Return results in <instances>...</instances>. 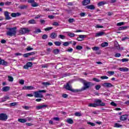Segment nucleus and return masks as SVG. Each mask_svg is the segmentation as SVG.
Returning a JSON list of instances; mask_svg holds the SVG:
<instances>
[{
    "label": "nucleus",
    "instance_id": "1",
    "mask_svg": "<svg viewBox=\"0 0 129 129\" xmlns=\"http://www.w3.org/2000/svg\"><path fill=\"white\" fill-rule=\"evenodd\" d=\"M8 31L6 33L7 36L12 37L13 36H16L17 34V27L9 28L8 29Z\"/></svg>",
    "mask_w": 129,
    "mask_h": 129
},
{
    "label": "nucleus",
    "instance_id": "2",
    "mask_svg": "<svg viewBox=\"0 0 129 129\" xmlns=\"http://www.w3.org/2000/svg\"><path fill=\"white\" fill-rule=\"evenodd\" d=\"M64 86L66 90H69V91H71V92H74L75 93H76V92H79V90L73 89L72 86L70 85V83H67L66 85H64Z\"/></svg>",
    "mask_w": 129,
    "mask_h": 129
},
{
    "label": "nucleus",
    "instance_id": "3",
    "mask_svg": "<svg viewBox=\"0 0 129 129\" xmlns=\"http://www.w3.org/2000/svg\"><path fill=\"white\" fill-rule=\"evenodd\" d=\"M45 93L46 92V90H39L37 91H35L34 92V97H36L37 98H43V96L41 93Z\"/></svg>",
    "mask_w": 129,
    "mask_h": 129
},
{
    "label": "nucleus",
    "instance_id": "4",
    "mask_svg": "<svg viewBox=\"0 0 129 129\" xmlns=\"http://www.w3.org/2000/svg\"><path fill=\"white\" fill-rule=\"evenodd\" d=\"M84 84V87L82 88V91H84V90H86V89H88L90 87V86L93 85L92 83L90 82H84L83 83Z\"/></svg>",
    "mask_w": 129,
    "mask_h": 129
},
{
    "label": "nucleus",
    "instance_id": "5",
    "mask_svg": "<svg viewBox=\"0 0 129 129\" xmlns=\"http://www.w3.org/2000/svg\"><path fill=\"white\" fill-rule=\"evenodd\" d=\"M30 31L31 30L27 28H21L19 30V33L21 35H25V34H28V33H30Z\"/></svg>",
    "mask_w": 129,
    "mask_h": 129
},
{
    "label": "nucleus",
    "instance_id": "6",
    "mask_svg": "<svg viewBox=\"0 0 129 129\" xmlns=\"http://www.w3.org/2000/svg\"><path fill=\"white\" fill-rule=\"evenodd\" d=\"M95 103L97 105L96 106H105V103L102 102L100 99L95 101Z\"/></svg>",
    "mask_w": 129,
    "mask_h": 129
},
{
    "label": "nucleus",
    "instance_id": "7",
    "mask_svg": "<svg viewBox=\"0 0 129 129\" xmlns=\"http://www.w3.org/2000/svg\"><path fill=\"white\" fill-rule=\"evenodd\" d=\"M8 119V115L6 113H2L1 114V120L7 121Z\"/></svg>",
    "mask_w": 129,
    "mask_h": 129
},
{
    "label": "nucleus",
    "instance_id": "8",
    "mask_svg": "<svg viewBox=\"0 0 129 129\" xmlns=\"http://www.w3.org/2000/svg\"><path fill=\"white\" fill-rule=\"evenodd\" d=\"M87 36L86 35H79V37L77 38V40L79 42L84 41V38H86Z\"/></svg>",
    "mask_w": 129,
    "mask_h": 129
},
{
    "label": "nucleus",
    "instance_id": "9",
    "mask_svg": "<svg viewBox=\"0 0 129 129\" xmlns=\"http://www.w3.org/2000/svg\"><path fill=\"white\" fill-rule=\"evenodd\" d=\"M103 87H106L107 88H110L113 87V85L110 83H104L102 84Z\"/></svg>",
    "mask_w": 129,
    "mask_h": 129
},
{
    "label": "nucleus",
    "instance_id": "10",
    "mask_svg": "<svg viewBox=\"0 0 129 129\" xmlns=\"http://www.w3.org/2000/svg\"><path fill=\"white\" fill-rule=\"evenodd\" d=\"M34 89V87L33 86H24L22 88V90H33Z\"/></svg>",
    "mask_w": 129,
    "mask_h": 129
},
{
    "label": "nucleus",
    "instance_id": "11",
    "mask_svg": "<svg viewBox=\"0 0 129 129\" xmlns=\"http://www.w3.org/2000/svg\"><path fill=\"white\" fill-rule=\"evenodd\" d=\"M127 117H128V115L127 114L122 115L120 117V119L122 121H124V120H126V119H127Z\"/></svg>",
    "mask_w": 129,
    "mask_h": 129
},
{
    "label": "nucleus",
    "instance_id": "12",
    "mask_svg": "<svg viewBox=\"0 0 129 129\" xmlns=\"http://www.w3.org/2000/svg\"><path fill=\"white\" fill-rule=\"evenodd\" d=\"M4 15H5L6 20H9L12 19V18H11V17L10 16V15L9 14V12L8 11H6L4 13Z\"/></svg>",
    "mask_w": 129,
    "mask_h": 129
},
{
    "label": "nucleus",
    "instance_id": "13",
    "mask_svg": "<svg viewBox=\"0 0 129 129\" xmlns=\"http://www.w3.org/2000/svg\"><path fill=\"white\" fill-rule=\"evenodd\" d=\"M21 13H12L11 14V17H12V18H17V17H20V16H21Z\"/></svg>",
    "mask_w": 129,
    "mask_h": 129
},
{
    "label": "nucleus",
    "instance_id": "14",
    "mask_svg": "<svg viewBox=\"0 0 129 129\" xmlns=\"http://www.w3.org/2000/svg\"><path fill=\"white\" fill-rule=\"evenodd\" d=\"M11 89V87L9 86H5L3 88H2V91L3 92H8Z\"/></svg>",
    "mask_w": 129,
    "mask_h": 129
},
{
    "label": "nucleus",
    "instance_id": "15",
    "mask_svg": "<svg viewBox=\"0 0 129 129\" xmlns=\"http://www.w3.org/2000/svg\"><path fill=\"white\" fill-rule=\"evenodd\" d=\"M49 37L52 39H56V38H57V34L55 32H52L51 33Z\"/></svg>",
    "mask_w": 129,
    "mask_h": 129
},
{
    "label": "nucleus",
    "instance_id": "16",
    "mask_svg": "<svg viewBox=\"0 0 129 129\" xmlns=\"http://www.w3.org/2000/svg\"><path fill=\"white\" fill-rule=\"evenodd\" d=\"M90 4V0H83L82 2L83 6H87V5H89Z\"/></svg>",
    "mask_w": 129,
    "mask_h": 129
},
{
    "label": "nucleus",
    "instance_id": "17",
    "mask_svg": "<svg viewBox=\"0 0 129 129\" xmlns=\"http://www.w3.org/2000/svg\"><path fill=\"white\" fill-rule=\"evenodd\" d=\"M86 8L89 10H95V6L93 5H88L86 6Z\"/></svg>",
    "mask_w": 129,
    "mask_h": 129
},
{
    "label": "nucleus",
    "instance_id": "18",
    "mask_svg": "<svg viewBox=\"0 0 129 129\" xmlns=\"http://www.w3.org/2000/svg\"><path fill=\"white\" fill-rule=\"evenodd\" d=\"M119 71H122V72H127L128 71V68H119Z\"/></svg>",
    "mask_w": 129,
    "mask_h": 129
},
{
    "label": "nucleus",
    "instance_id": "19",
    "mask_svg": "<svg viewBox=\"0 0 129 129\" xmlns=\"http://www.w3.org/2000/svg\"><path fill=\"white\" fill-rule=\"evenodd\" d=\"M67 122L70 124H73V123H74V121H73V119H72L71 118H69L67 120Z\"/></svg>",
    "mask_w": 129,
    "mask_h": 129
},
{
    "label": "nucleus",
    "instance_id": "20",
    "mask_svg": "<svg viewBox=\"0 0 129 129\" xmlns=\"http://www.w3.org/2000/svg\"><path fill=\"white\" fill-rule=\"evenodd\" d=\"M105 33L104 32H100L99 33H96V37H101V36H103Z\"/></svg>",
    "mask_w": 129,
    "mask_h": 129
},
{
    "label": "nucleus",
    "instance_id": "21",
    "mask_svg": "<svg viewBox=\"0 0 129 129\" xmlns=\"http://www.w3.org/2000/svg\"><path fill=\"white\" fill-rule=\"evenodd\" d=\"M1 64L4 65V66H8V62L4 59H1Z\"/></svg>",
    "mask_w": 129,
    "mask_h": 129
},
{
    "label": "nucleus",
    "instance_id": "22",
    "mask_svg": "<svg viewBox=\"0 0 129 129\" xmlns=\"http://www.w3.org/2000/svg\"><path fill=\"white\" fill-rule=\"evenodd\" d=\"M45 107H47V105H38L36 106L37 109H42L45 108Z\"/></svg>",
    "mask_w": 129,
    "mask_h": 129
},
{
    "label": "nucleus",
    "instance_id": "23",
    "mask_svg": "<svg viewBox=\"0 0 129 129\" xmlns=\"http://www.w3.org/2000/svg\"><path fill=\"white\" fill-rule=\"evenodd\" d=\"M28 23L32 25H35L37 24V22H36V20L34 19H32L29 21H28Z\"/></svg>",
    "mask_w": 129,
    "mask_h": 129
},
{
    "label": "nucleus",
    "instance_id": "24",
    "mask_svg": "<svg viewBox=\"0 0 129 129\" xmlns=\"http://www.w3.org/2000/svg\"><path fill=\"white\" fill-rule=\"evenodd\" d=\"M53 53L54 55H58L60 53V50L59 49H55L53 50Z\"/></svg>",
    "mask_w": 129,
    "mask_h": 129
},
{
    "label": "nucleus",
    "instance_id": "25",
    "mask_svg": "<svg viewBox=\"0 0 129 129\" xmlns=\"http://www.w3.org/2000/svg\"><path fill=\"white\" fill-rule=\"evenodd\" d=\"M104 5H106V2H105V1L100 2L98 4V7H101L102 6H104Z\"/></svg>",
    "mask_w": 129,
    "mask_h": 129
},
{
    "label": "nucleus",
    "instance_id": "26",
    "mask_svg": "<svg viewBox=\"0 0 129 129\" xmlns=\"http://www.w3.org/2000/svg\"><path fill=\"white\" fill-rule=\"evenodd\" d=\"M18 121H19V122H21L22 123H25V122L27 121V119L19 118L18 119Z\"/></svg>",
    "mask_w": 129,
    "mask_h": 129
},
{
    "label": "nucleus",
    "instance_id": "27",
    "mask_svg": "<svg viewBox=\"0 0 129 129\" xmlns=\"http://www.w3.org/2000/svg\"><path fill=\"white\" fill-rule=\"evenodd\" d=\"M96 105H97L95 104V102L94 103H89L88 104V106L89 107H97Z\"/></svg>",
    "mask_w": 129,
    "mask_h": 129
},
{
    "label": "nucleus",
    "instance_id": "28",
    "mask_svg": "<svg viewBox=\"0 0 129 129\" xmlns=\"http://www.w3.org/2000/svg\"><path fill=\"white\" fill-rule=\"evenodd\" d=\"M27 8H28L27 5H22L19 7V9H20V10H25V9H27Z\"/></svg>",
    "mask_w": 129,
    "mask_h": 129
},
{
    "label": "nucleus",
    "instance_id": "29",
    "mask_svg": "<svg viewBox=\"0 0 129 129\" xmlns=\"http://www.w3.org/2000/svg\"><path fill=\"white\" fill-rule=\"evenodd\" d=\"M126 29H127V26H122V27H119L118 31L126 30Z\"/></svg>",
    "mask_w": 129,
    "mask_h": 129
},
{
    "label": "nucleus",
    "instance_id": "30",
    "mask_svg": "<svg viewBox=\"0 0 129 129\" xmlns=\"http://www.w3.org/2000/svg\"><path fill=\"white\" fill-rule=\"evenodd\" d=\"M31 6L32 7V8H36L39 6V4L34 2L31 4Z\"/></svg>",
    "mask_w": 129,
    "mask_h": 129
},
{
    "label": "nucleus",
    "instance_id": "31",
    "mask_svg": "<svg viewBox=\"0 0 129 129\" xmlns=\"http://www.w3.org/2000/svg\"><path fill=\"white\" fill-rule=\"evenodd\" d=\"M41 84L44 85V86H49V85H51V83L49 82H42Z\"/></svg>",
    "mask_w": 129,
    "mask_h": 129
},
{
    "label": "nucleus",
    "instance_id": "32",
    "mask_svg": "<svg viewBox=\"0 0 129 129\" xmlns=\"http://www.w3.org/2000/svg\"><path fill=\"white\" fill-rule=\"evenodd\" d=\"M101 47H107V46H108V43L105 42L104 43H101Z\"/></svg>",
    "mask_w": 129,
    "mask_h": 129
},
{
    "label": "nucleus",
    "instance_id": "33",
    "mask_svg": "<svg viewBox=\"0 0 129 129\" xmlns=\"http://www.w3.org/2000/svg\"><path fill=\"white\" fill-rule=\"evenodd\" d=\"M41 38L42 40H47V39H48V35L44 34L42 36Z\"/></svg>",
    "mask_w": 129,
    "mask_h": 129
},
{
    "label": "nucleus",
    "instance_id": "34",
    "mask_svg": "<svg viewBox=\"0 0 129 129\" xmlns=\"http://www.w3.org/2000/svg\"><path fill=\"white\" fill-rule=\"evenodd\" d=\"M8 81L9 82H13L14 81V78L12 76H8Z\"/></svg>",
    "mask_w": 129,
    "mask_h": 129
},
{
    "label": "nucleus",
    "instance_id": "35",
    "mask_svg": "<svg viewBox=\"0 0 129 129\" xmlns=\"http://www.w3.org/2000/svg\"><path fill=\"white\" fill-rule=\"evenodd\" d=\"M121 126H122V125H120L118 123H116L114 124V127H121Z\"/></svg>",
    "mask_w": 129,
    "mask_h": 129
},
{
    "label": "nucleus",
    "instance_id": "36",
    "mask_svg": "<svg viewBox=\"0 0 129 129\" xmlns=\"http://www.w3.org/2000/svg\"><path fill=\"white\" fill-rule=\"evenodd\" d=\"M76 49L79 50H82V49H83V47H82V46L81 45H78L76 46Z\"/></svg>",
    "mask_w": 129,
    "mask_h": 129
},
{
    "label": "nucleus",
    "instance_id": "37",
    "mask_svg": "<svg viewBox=\"0 0 129 129\" xmlns=\"http://www.w3.org/2000/svg\"><path fill=\"white\" fill-rule=\"evenodd\" d=\"M95 88L96 90H99L101 88V86L100 85H97L95 86Z\"/></svg>",
    "mask_w": 129,
    "mask_h": 129
},
{
    "label": "nucleus",
    "instance_id": "38",
    "mask_svg": "<svg viewBox=\"0 0 129 129\" xmlns=\"http://www.w3.org/2000/svg\"><path fill=\"white\" fill-rule=\"evenodd\" d=\"M68 36L69 37H75V34L72 33H68Z\"/></svg>",
    "mask_w": 129,
    "mask_h": 129
},
{
    "label": "nucleus",
    "instance_id": "39",
    "mask_svg": "<svg viewBox=\"0 0 129 129\" xmlns=\"http://www.w3.org/2000/svg\"><path fill=\"white\" fill-rule=\"evenodd\" d=\"M52 29H53L52 27H47L44 29V31H45V32H47V31H50V30H52Z\"/></svg>",
    "mask_w": 129,
    "mask_h": 129
},
{
    "label": "nucleus",
    "instance_id": "40",
    "mask_svg": "<svg viewBox=\"0 0 129 129\" xmlns=\"http://www.w3.org/2000/svg\"><path fill=\"white\" fill-rule=\"evenodd\" d=\"M63 46L64 47H67L69 46V42L68 41L63 42Z\"/></svg>",
    "mask_w": 129,
    "mask_h": 129
},
{
    "label": "nucleus",
    "instance_id": "41",
    "mask_svg": "<svg viewBox=\"0 0 129 129\" xmlns=\"http://www.w3.org/2000/svg\"><path fill=\"white\" fill-rule=\"evenodd\" d=\"M52 25V26H55V27H58V26H60L59 23H58V22H53Z\"/></svg>",
    "mask_w": 129,
    "mask_h": 129
},
{
    "label": "nucleus",
    "instance_id": "42",
    "mask_svg": "<svg viewBox=\"0 0 129 129\" xmlns=\"http://www.w3.org/2000/svg\"><path fill=\"white\" fill-rule=\"evenodd\" d=\"M61 43L59 41H55L54 42V45L56 46H61Z\"/></svg>",
    "mask_w": 129,
    "mask_h": 129
},
{
    "label": "nucleus",
    "instance_id": "43",
    "mask_svg": "<svg viewBox=\"0 0 129 129\" xmlns=\"http://www.w3.org/2000/svg\"><path fill=\"white\" fill-rule=\"evenodd\" d=\"M42 31H41V29L40 28H38L34 31L35 34H37V33H41Z\"/></svg>",
    "mask_w": 129,
    "mask_h": 129
},
{
    "label": "nucleus",
    "instance_id": "44",
    "mask_svg": "<svg viewBox=\"0 0 129 129\" xmlns=\"http://www.w3.org/2000/svg\"><path fill=\"white\" fill-rule=\"evenodd\" d=\"M95 28H96L97 29H102L104 28V27L103 26L97 25H96Z\"/></svg>",
    "mask_w": 129,
    "mask_h": 129
},
{
    "label": "nucleus",
    "instance_id": "45",
    "mask_svg": "<svg viewBox=\"0 0 129 129\" xmlns=\"http://www.w3.org/2000/svg\"><path fill=\"white\" fill-rule=\"evenodd\" d=\"M99 49V47L98 46H94L92 48V50H93V51H97Z\"/></svg>",
    "mask_w": 129,
    "mask_h": 129
},
{
    "label": "nucleus",
    "instance_id": "46",
    "mask_svg": "<svg viewBox=\"0 0 129 129\" xmlns=\"http://www.w3.org/2000/svg\"><path fill=\"white\" fill-rule=\"evenodd\" d=\"M23 56L24 58H28V57H29V56H30V55H29V52H28V53L23 54Z\"/></svg>",
    "mask_w": 129,
    "mask_h": 129
},
{
    "label": "nucleus",
    "instance_id": "47",
    "mask_svg": "<svg viewBox=\"0 0 129 129\" xmlns=\"http://www.w3.org/2000/svg\"><path fill=\"white\" fill-rule=\"evenodd\" d=\"M67 51L70 53H72V52H73V48L69 47V49L67 50Z\"/></svg>",
    "mask_w": 129,
    "mask_h": 129
},
{
    "label": "nucleus",
    "instance_id": "48",
    "mask_svg": "<svg viewBox=\"0 0 129 129\" xmlns=\"http://www.w3.org/2000/svg\"><path fill=\"white\" fill-rule=\"evenodd\" d=\"M42 17H43V15H41V14H38V15H37L35 17V19H40V18H42Z\"/></svg>",
    "mask_w": 129,
    "mask_h": 129
},
{
    "label": "nucleus",
    "instance_id": "49",
    "mask_svg": "<svg viewBox=\"0 0 129 129\" xmlns=\"http://www.w3.org/2000/svg\"><path fill=\"white\" fill-rule=\"evenodd\" d=\"M93 81H95V82H100V80L96 78H94L93 79Z\"/></svg>",
    "mask_w": 129,
    "mask_h": 129
},
{
    "label": "nucleus",
    "instance_id": "50",
    "mask_svg": "<svg viewBox=\"0 0 129 129\" xmlns=\"http://www.w3.org/2000/svg\"><path fill=\"white\" fill-rule=\"evenodd\" d=\"M68 22H69V23H74V19H73V18H70L68 20Z\"/></svg>",
    "mask_w": 129,
    "mask_h": 129
},
{
    "label": "nucleus",
    "instance_id": "51",
    "mask_svg": "<svg viewBox=\"0 0 129 129\" xmlns=\"http://www.w3.org/2000/svg\"><path fill=\"white\" fill-rule=\"evenodd\" d=\"M27 66L28 67H32L33 66V63L32 62H28L27 63Z\"/></svg>",
    "mask_w": 129,
    "mask_h": 129
},
{
    "label": "nucleus",
    "instance_id": "52",
    "mask_svg": "<svg viewBox=\"0 0 129 129\" xmlns=\"http://www.w3.org/2000/svg\"><path fill=\"white\" fill-rule=\"evenodd\" d=\"M58 38H59L60 39H61L62 40H64V39H65L66 37H65V36H64L63 35H59L58 36Z\"/></svg>",
    "mask_w": 129,
    "mask_h": 129
},
{
    "label": "nucleus",
    "instance_id": "53",
    "mask_svg": "<svg viewBox=\"0 0 129 129\" xmlns=\"http://www.w3.org/2000/svg\"><path fill=\"white\" fill-rule=\"evenodd\" d=\"M123 25H124V22H120V23H118L116 26H118L119 27L120 26H123Z\"/></svg>",
    "mask_w": 129,
    "mask_h": 129
},
{
    "label": "nucleus",
    "instance_id": "54",
    "mask_svg": "<svg viewBox=\"0 0 129 129\" xmlns=\"http://www.w3.org/2000/svg\"><path fill=\"white\" fill-rule=\"evenodd\" d=\"M101 79H102L103 80L104 79H108V77L106 76H101L100 77Z\"/></svg>",
    "mask_w": 129,
    "mask_h": 129
},
{
    "label": "nucleus",
    "instance_id": "55",
    "mask_svg": "<svg viewBox=\"0 0 129 129\" xmlns=\"http://www.w3.org/2000/svg\"><path fill=\"white\" fill-rule=\"evenodd\" d=\"M76 116H81V113L79 112H76L75 114Z\"/></svg>",
    "mask_w": 129,
    "mask_h": 129
},
{
    "label": "nucleus",
    "instance_id": "56",
    "mask_svg": "<svg viewBox=\"0 0 129 129\" xmlns=\"http://www.w3.org/2000/svg\"><path fill=\"white\" fill-rule=\"evenodd\" d=\"M28 54L29 55V56H32L33 55H35L36 54V52L35 51H32L31 52H28Z\"/></svg>",
    "mask_w": 129,
    "mask_h": 129
},
{
    "label": "nucleus",
    "instance_id": "57",
    "mask_svg": "<svg viewBox=\"0 0 129 129\" xmlns=\"http://www.w3.org/2000/svg\"><path fill=\"white\" fill-rule=\"evenodd\" d=\"M19 83L22 85H24V84H25V81L24 80H20L19 81Z\"/></svg>",
    "mask_w": 129,
    "mask_h": 129
},
{
    "label": "nucleus",
    "instance_id": "58",
    "mask_svg": "<svg viewBox=\"0 0 129 129\" xmlns=\"http://www.w3.org/2000/svg\"><path fill=\"white\" fill-rule=\"evenodd\" d=\"M62 97H63V98H67V97H68V94L63 93L62 95Z\"/></svg>",
    "mask_w": 129,
    "mask_h": 129
},
{
    "label": "nucleus",
    "instance_id": "59",
    "mask_svg": "<svg viewBox=\"0 0 129 129\" xmlns=\"http://www.w3.org/2000/svg\"><path fill=\"white\" fill-rule=\"evenodd\" d=\"M88 124H90L91 125V126H95V123H92L91 122H87Z\"/></svg>",
    "mask_w": 129,
    "mask_h": 129
},
{
    "label": "nucleus",
    "instance_id": "60",
    "mask_svg": "<svg viewBox=\"0 0 129 129\" xmlns=\"http://www.w3.org/2000/svg\"><path fill=\"white\" fill-rule=\"evenodd\" d=\"M10 105V106H15V105H17V102L11 103Z\"/></svg>",
    "mask_w": 129,
    "mask_h": 129
},
{
    "label": "nucleus",
    "instance_id": "61",
    "mask_svg": "<svg viewBox=\"0 0 129 129\" xmlns=\"http://www.w3.org/2000/svg\"><path fill=\"white\" fill-rule=\"evenodd\" d=\"M121 62H128V58L121 59Z\"/></svg>",
    "mask_w": 129,
    "mask_h": 129
},
{
    "label": "nucleus",
    "instance_id": "62",
    "mask_svg": "<svg viewBox=\"0 0 129 129\" xmlns=\"http://www.w3.org/2000/svg\"><path fill=\"white\" fill-rule=\"evenodd\" d=\"M33 49H34V48H33L32 47H28L27 48H26V50L27 51H32Z\"/></svg>",
    "mask_w": 129,
    "mask_h": 129
},
{
    "label": "nucleus",
    "instance_id": "63",
    "mask_svg": "<svg viewBox=\"0 0 129 129\" xmlns=\"http://www.w3.org/2000/svg\"><path fill=\"white\" fill-rule=\"evenodd\" d=\"M120 56H121V54H120V53H116L115 54V57H116V58H118V57H120Z\"/></svg>",
    "mask_w": 129,
    "mask_h": 129
},
{
    "label": "nucleus",
    "instance_id": "64",
    "mask_svg": "<svg viewBox=\"0 0 129 129\" xmlns=\"http://www.w3.org/2000/svg\"><path fill=\"white\" fill-rule=\"evenodd\" d=\"M108 74H109V75H113V74H114V72L113 71H109L108 72Z\"/></svg>",
    "mask_w": 129,
    "mask_h": 129
}]
</instances>
